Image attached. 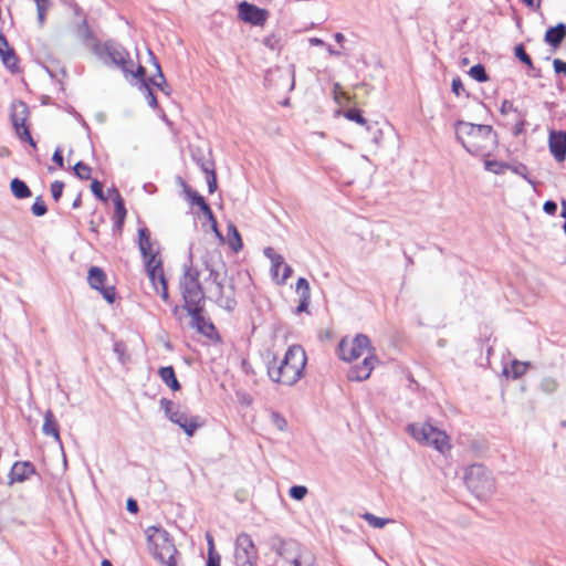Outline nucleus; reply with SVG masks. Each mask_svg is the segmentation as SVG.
Instances as JSON below:
<instances>
[{
  "mask_svg": "<svg viewBox=\"0 0 566 566\" xmlns=\"http://www.w3.org/2000/svg\"><path fill=\"white\" fill-rule=\"evenodd\" d=\"M224 265L217 252L205 253L199 259L191 255L190 266L180 280L185 307L191 316V325L198 332L210 335L213 325L201 314V302L207 294L220 306L231 310L234 306L232 289L224 286Z\"/></svg>",
  "mask_w": 566,
  "mask_h": 566,
  "instance_id": "nucleus-1",
  "label": "nucleus"
},
{
  "mask_svg": "<svg viewBox=\"0 0 566 566\" xmlns=\"http://www.w3.org/2000/svg\"><path fill=\"white\" fill-rule=\"evenodd\" d=\"M306 361L307 357L303 347L292 345L281 360L274 358L269 363L268 375L277 384L293 386L304 376Z\"/></svg>",
  "mask_w": 566,
  "mask_h": 566,
  "instance_id": "nucleus-2",
  "label": "nucleus"
},
{
  "mask_svg": "<svg viewBox=\"0 0 566 566\" xmlns=\"http://www.w3.org/2000/svg\"><path fill=\"white\" fill-rule=\"evenodd\" d=\"M455 137L472 155H488L495 146V134L489 125L459 120L455 124Z\"/></svg>",
  "mask_w": 566,
  "mask_h": 566,
  "instance_id": "nucleus-3",
  "label": "nucleus"
},
{
  "mask_svg": "<svg viewBox=\"0 0 566 566\" xmlns=\"http://www.w3.org/2000/svg\"><path fill=\"white\" fill-rule=\"evenodd\" d=\"M145 533L153 557L164 566H177V549L169 533L157 526L147 527Z\"/></svg>",
  "mask_w": 566,
  "mask_h": 566,
  "instance_id": "nucleus-4",
  "label": "nucleus"
},
{
  "mask_svg": "<svg viewBox=\"0 0 566 566\" xmlns=\"http://www.w3.org/2000/svg\"><path fill=\"white\" fill-rule=\"evenodd\" d=\"M407 432L418 443L434 449L441 454L451 450L449 436L441 429L427 422H416L407 427Z\"/></svg>",
  "mask_w": 566,
  "mask_h": 566,
  "instance_id": "nucleus-5",
  "label": "nucleus"
},
{
  "mask_svg": "<svg viewBox=\"0 0 566 566\" xmlns=\"http://www.w3.org/2000/svg\"><path fill=\"white\" fill-rule=\"evenodd\" d=\"M464 481L467 488L480 500H488L495 492V482L491 472L481 464L469 467Z\"/></svg>",
  "mask_w": 566,
  "mask_h": 566,
  "instance_id": "nucleus-6",
  "label": "nucleus"
},
{
  "mask_svg": "<svg viewBox=\"0 0 566 566\" xmlns=\"http://www.w3.org/2000/svg\"><path fill=\"white\" fill-rule=\"evenodd\" d=\"M160 406L169 420L178 424L189 437L193 436L195 431L203 424L200 417L189 416L180 406L174 405L170 400L161 399Z\"/></svg>",
  "mask_w": 566,
  "mask_h": 566,
  "instance_id": "nucleus-7",
  "label": "nucleus"
},
{
  "mask_svg": "<svg viewBox=\"0 0 566 566\" xmlns=\"http://www.w3.org/2000/svg\"><path fill=\"white\" fill-rule=\"evenodd\" d=\"M370 340L364 334H357L353 338L345 337L338 345V356L342 360L353 361L365 352H370Z\"/></svg>",
  "mask_w": 566,
  "mask_h": 566,
  "instance_id": "nucleus-8",
  "label": "nucleus"
},
{
  "mask_svg": "<svg viewBox=\"0 0 566 566\" xmlns=\"http://www.w3.org/2000/svg\"><path fill=\"white\" fill-rule=\"evenodd\" d=\"M106 53L109 60L124 72L125 76L143 80L145 69L142 65L135 67L134 62L129 59L128 53L122 46L107 45Z\"/></svg>",
  "mask_w": 566,
  "mask_h": 566,
  "instance_id": "nucleus-9",
  "label": "nucleus"
},
{
  "mask_svg": "<svg viewBox=\"0 0 566 566\" xmlns=\"http://www.w3.org/2000/svg\"><path fill=\"white\" fill-rule=\"evenodd\" d=\"M234 559L237 566H255L258 552L251 536L241 533L235 538Z\"/></svg>",
  "mask_w": 566,
  "mask_h": 566,
  "instance_id": "nucleus-10",
  "label": "nucleus"
},
{
  "mask_svg": "<svg viewBox=\"0 0 566 566\" xmlns=\"http://www.w3.org/2000/svg\"><path fill=\"white\" fill-rule=\"evenodd\" d=\"M264 255L271 261V273L277 284H284L292 275V269L284 262L281 254L276 253L274 249L266 248Z\"/></svg>",
  "mask_w": 566,
  "mask_h": 566,
  "instance_id": "nucleus-11",
  "label": "nucleus"
},
{
  "mask_svg": "<svg viewBox=\"0 0 566 566\" xmlns=\"http://www.w3.org/2000/svg\"><path fill=\"white\" fill-rule=\"evenodd\" d=\"M28 116L27 105L22 102L12 105V124L19 137L27 140L31 146L35 147V143L32 139L29 129L25 125Z\"/></svg>",
  "mask_w": 566,
  "mask_h": 566,
  "instance_id": "nucleus-12",
  "label": "nucleus"
},
{
  "mask_svg": "<svg viewBox=\"0 0 566 566\" xmlns=\"http://www.w3.org/2000/svg\"><path fill=\"white\" fill-rule=\"evenodd\" d=\"M88 284L92 289L98 290L107 303L112 304L115 300V290L113 286L104 287L106 274L97 266H93L88 271Z\"/></svg>",
  "mask_w": 566,
  "mask_h": 566,
  "instance_id": "nucleus-13",
  "label": "nucleus"
},
{
  "mask_svg": "<svg viewBox=\"0 0 566 566\" xmlns=\"http://www.w3.org/2000/svg\"><path fill=\"white\" fill-rule=\"evenodd\" d=\"M239 17L244 21L254 25H262L268 18V12L248 2L239 6Z\"/></svg>",
  "mask_w": 566,
  "mask_h": 566,
  "instance_id": "nucleus-14",
  "label": "nucleus"
},
{
  "mask_svg": "<svg viewBox=\"0 0 566 566\" xmlns=\"http://www.w3.org/2000/svg\"><path fill=\"white\" fill-rule=\"evenodd\" d=\"M549 150L557 161H564L566 157V132L549 133L548 138Z\"/></svg>",
  "mask_w": 566,
  "mask_h": 566,
  "instance_id": "nucleus-15",
  "label": "nucleus"
},
{
  "mask_svg": "<svg viewBox=\"0 0 566 566\" xmlns=\"http://www.w3.org/2000/svg\"><path fill=\"white\" fill-rule=\"evenodd\" d=\"M376 361V356L373 354H368L367 356H365L360 365H357L350 369L348 375L349 379L358 381L367 379L370 376Z\"/></svg>",
  "mask_w": 566,
  "mask_h": 566,
  "instance_id": "nucleus-16",
  "label": "nucleus"
},
{
  "mask_svg": "<svg viewBox=\"0 0 566 566\" xmlns=\"http://www.w3.org/2000/svg\"><path fill=\"white\" fill-rule=\"evenodd\" d=\"M35 473L34 467L30 462H15L12 465V469L9 474L10 483L14 482H24L28 480L32 474Z\"/></svg>",
  "mask_w": 566,
  "mask_h": 566,
  "instance_id": "nucleus-17",
  "label": "nucleus"
},
{
  "mask_svg": "<svg viewBox=\"0 0 566 566\" xmlns=\"http://www.w3.org/2000/svg\"><path fill=\"white\" fill-rule=\"evenodd\" d=\"M189 198L191 200V202L193 205H197L200 210L202 211V213L207 217V219L209 220V222L211 223V228L212 230L216 232V234L218 237L221 238V234L220 232L218 231V224H217V220L212 213V210L210 209V207L207 205V202L205 201L203 197L200 196L199 193L197 192H189Z\"/></svg>",
  "mask_w": 566,
  "mask_h": 566,
  "instance_id": "nucleus-18",
  "label": "nucleus"
},
{
  "mask_svg": "<svg viewBox=\"0 0 566 566\" xmlns=\"http://www.w3.org/2000/svg\"><path fill=\"white\" fill-rule=\"evenodd\" d=\"M0 56L7 69L10 71L17 70L18 59L15 53L9 48V43L2 34H0Z\"/></svg>",
  "mask_w": 566,
  "mask_h": 566,
  "instance_id": "nucleus-19",
  "label": "nucleus"
},
{
  "mask_svg": "<svg viewBox=\"0 0 566 566\" xmlns=\"http://www.w3.org/2000/svg\"><path fill=\"white\" fill-rule=\"evenodd\" d=\"M138 247L143 256L158 253L155 243L150 240V233L147 228L138 229Z\"/></svg>",
  "mask_w": 566,
  "mask_h": 566,
  "instance_id": "nucleus-20",
  "label": "nucleus"
},
{
  "mask_svg": "<svg viewBox=\"0 0 566 566\" xmlns=\"http://www.w3.org/2000/svg\"><path fill=\"white\" fill-rule=\"evenodd\" d=\"M566 36V25L559 23L554 28H549L545 33V42L557 48Z\"/></svg>",
  "mask_w": 566,
  "mask_h": 566,
  "instance_id": "nucleus-21",
  "label": "nucleus"
},
{
  "mask_svg": "<svg viewBox=\"0 0 566 566\" xmlns=\"http://www.w3.org/2000/svg\"><path fill=\"white\" fill-rule=\"evenodd\" d=\"M42 431L46 436H52L55 441H60L59 427L52 410H46L44 413Z\"/></svg>",
  "mask_w": 566,
  "mask_h": 566,
  "instance_id": "nucleus-22",
  "label": "nucleus"
},
{
  "mask_svg": "<svg viewBox=\"0 0 566 566\" xmlns=\"http://www.w3.org/2000/svg\"><path fill=\"white\" fill-rule=\"evenodd\" d=\"M154 290L157 294L160 295L164 302H168V291H167V284L164 275V271H158V273H154V276H148Z\"/></svg>",
  "mask_w": 566,
  "mask_h": 566,
  "instance_id": "nucleus-23",
  "label": "nucleus"
},
{
  "mask_svg": "<svg viewBox=\"0 0 566 566\" xmlns=\"http://www.w3.org/2000/svg\"><path fill=\"white\" fill-rule=\"evenodd\" d=\"M114 195H115L114 222H115L116 228L120 229L124 223V220L126 218V209H125L124 201H123L122 197L119 196V193L116 190L114 191Z\"/></svg>",
  "mask_w": 566,
  "mask_h": 566,
  "instance_id": "nucleus-24",
  "label": "nucleus"
},
{
  "mask_svg": "<svg viewBox=\"0 0 566 566\" xmlns=\"http://www.w3.org/2000/svg\"><path fill=\"white\" fill-rule=\"evenodd\" d=\"M159 376L161 380L172 390H178L180 388L172 367H161L159 369Z\"/></svg>",
  "mask_w": 566,
  "mask_h": 566,
  "instance_id": "nucleus-25",
  "label": "nucleus"
},
{
  "mask_svg": "<svg viewBox=\"0 0 566 566\" xmlns=\"http://www.w3.org/2000/svg\"><path fill=\"white\" fill-rule=\"evenodd\" d=\"M10 189L12 195L18 199H25L31 197V191L27 184L18 178L11 180Z\"/></svg>",
  "mask_w": 566,
  "mask_h": 566,
  "instance_id": "nucleus-26",
  "label": "nucleus"
},
{
  "mask_svg": "<svg viewBox=\"0 0 566 566\" xmlns=\"http://www.w3.org/2000/svg\"><path fill=\"white\" fill-rule=\"evenodd\" d=\"M145 262V268L148 276H154V273H158V271H164L161 265V260L158 258V253H153L147 256H143Z\"/></svg>",
  "mask_w": 566,
  "mask_h": 566,
  "instance_id": "nucleus-27",
  "label": "nucleus"
},
{
  "mask_svg": "<svg viewBox=\"0 0 566 566\" xmlns=\"http://www.w3.org/2000/svg\"><path fill=\"white\" fill-rule=\"evenodd\" d=\"M228 242L235 252H239L243 248L241 235L233 223H229L228 226Z\"/></svg>",
  "mask_w": 566,
  "mask_h": 566,
  "instance_id": "nucleus-28",
  "label": "nucleus"
},
{
  "mask_svg": "<svg viewBox=\"0 0 566 566\" xmlns=\"http://www.w3.org/2000/svg\"><path fill=\"white\" fill-rule=\"evenodd\" d=\"M528 367H530L528 361L513 360L511 363L510 368H506V367L504 368V374H506V375L511 374L514 379H517L526 373Z\"/></svg>",
  "mask_w": 566,
  "mask_h": 566,
  "instance_id": "nucleus-29",
  "label": "nucleus"
},
{
  "mask_svg": "<svg viewBox=\"0 0 566 566\" xmlns=\"http://www.w3.org/2000/svg\"><path fill=\"white\" fill-rule=\"evenodd\" d=\"M361 517L374 528H384L386 525L394 522L390 518L379 517L368 512L364 513Z\"/></svg>",
  "mask_w": 566,
  "mask_h": 566,
  "instance_id": "nucleus-30",
  "label": "nucleus"
},
{
  "mask_svg": "<svg viewBox=\"0 0 566 566\" xmlns=\"http://www.w3.org/2000/svg\"><path fill=\"white\" fill-rule=\"evenodd\" d=\"M36 6L38 21L40 25H43L45 21V14L51 7L50 0H33Z\"/></svg>",
  "mask_w": 566,
  "mask_h": 566,
  "instance_id": "nucleus-31",
  "label": "nucleus"
},
{
  "mask_svg": "<svg viewBox=\"0 0 566 566\" xmlns=\"http://www.w3.org/2000/svg\"><path fill=\"white\" fill-rule=\"evenodd\" d=\"M469 74L472 78L480 83L486 82L489 80L485 69L482 64H476L472 66L469 71Z\"/></svg>",
  "mask_w": 566,
  "mask_h": 566,
  "instance_id": "nucleus-32",
  "label": "nucleus"
},
{
  "mask_svg": "<svg viewBox=\"0 0 566 566\" xmlns=\"http://www.w3.org/2000/svg\"><path fill=\"white\" fill-rule=\"evenodd\" d=\"M73 170L80 179L87 180L91 178V167L82 161L76 163Z\"/></svg>",
  "mask_w": 566,
  "mask_h": 566,
  "instance_id": "nucleus-33",
  "label": "nucleus"
},
{
  "mask_svg": "<svg viewBox=\"0 0 566 566\" xmlns=\"http://www.w3.org/2000/svg\"><path fill=\"white\" fill-rule=\"evenodd\" d=\"M507 168H509V165L501 163V161H496V160H486L485 161V169L493 174H496V175L503 174L505 171V169H507Z\"/></svg>",
  "mask_w": 566,
  "mask_h": 566,
  "instance_id": "nucleus-34",
  "label": "nucleus"
},
{
  "mask_svg": "<svg viewBox=\"0 0 566 566\" xmlns=\"http://www.w3.org/2000/svg\"><path fill=\"white\" fill-rule=\"evenodd\" d=\"M558 382L553 377H546L541 381V389L546 394H553L557 390Z\"/></svg>",
  "mask_w": 566,
  "mask_h": 566,
  "instance_id": "nucleus-35",
  "label": "nucleus"
},
{
  "mask_svg": "<svg viewBox=\"0 0 566 566\" xmlns=\"http://www.w3.org/2000/svg\"><path fill=\"white\" fill-rule=\"evenodd\" d=\"M296 292L300 297H311V289L306 279L300 277L296 282Z\"/></svg>",
  "mask_w": 566,
  "mask_h": 566,
  "instance_id": "nucleus-36",
  "label": "nucleus"
},
{
  "mask_svg": "<svg viewBox=\"0 0 566 566\" xmlns=\"http://www.w3.org/2000/svg\"><path fill=\"white\" fill-rule=\"evenodd\" d=\"M307 492V488L304 485H294L289 490L290 496L296 501H302L306 496Z\"/></svg>",
  "mask_w": 566,
  "mask_h": 566,
  "instance_id": "nucleus-37",
  "label": "nucleus"
},
{
  "mask_svg": "<svg viewBox=\"0 0 566 566\" xmlns=\"http://www.w3.org/2000/svg\"><path fill=\"white\" fill-rule=\"evenodd\" d=\"M203 170L207 174V182H208L209 192L212 193L217 189L216 172L213 169L209 168L208 166H203Z\"/></svg>",
  "mask_w": 566,
  "mask_h": 566,
  "instance_id": "nucleus-38",
  "label": "nucleus"
},
{
  "mask_svg": "<svg viewBox=\"0 0 566 566\" xmlns=\"http://www.w3.org/2000/svg\"><path fill=\"white\" fill-rule=\"evenodd\" d=\"M515 56L521 61L523 62L524 64H526L530 69L533 67V62L530 57V55L525 52L524 50V46L522 44L517 45L515 48Z\"/></svg>",
  "mask_w": 566,
  "mask_h": 566,
  "instance_id": "nucleus-39",
  "label": "nucleus"
},
{
  "mask_svg": "<svg viewBox=\"0 0 566 566\" xmlns=\"http://www.w3.org/2000/svg\"><path fill=\"white\" fill-rule=\"evenodd\" d=\"M293 566H315L313 557L310 554H300L294 560Z\"/></svg>",
  "mask_w": 566,
  "mask_h": 566,
  "instance_id": "nucleus-40",
  "label": "nucleus"
},
{
  "mask_svg": "<svg viewBox=\"0 0 566 566\" xmlns=\"http://www.w3.org/2000/svg\"><path fill=\"white\" fill-rule=\"evenodd\" d=\"M271 421H272L273 426H274L277 430H280V431H284V430H286V428H287V422H286V420H285L281 415H279V413H276V412H273V413L271 415Z\"/></svg>",
  "mask_w": 566,
  "mask_h": 566,
  "instance_id": "nucleus-41",
  "label": "nucleus"
},
{
  "mask_svg": "<svg viewBox=\"0 0 566 566\" xmlns=\"http://www.w3.org/2000/svg\"><path fill=\"white\" fill-rule=\"evenodd\" d=\"M64 184L62 181H54L51 185V193L54 201H59L63 192Z\"/></svg>",
  "mask_w": 566,
  "mask_h": 566,
  "instance_id": "nucleus-42",
  "label": "nucleus"
},
{
  "mask_svg": "<svg viewBox=\"0 0 566 566\" xmlns=\"http://www.w3.org/2000/svg\"><path fill=\"white\" fill-rule=\"evenodd\" d=\"M345 116L349 120L356 122L357 124H360V125L366 124V119L361 116V114L357 109L347 111Z\"/></svg>",
  "mask_w": 566,
  "mask_h": 566,
  "instance_id": "nucleus-43",
  "label": "nucleus"
},
{
  "mask_svg": "<svg viewBox=\"0 0 566 566\" xmlns=\"http://www.w3.org/2000/svg\"><path fill=\"white\" fill-rule=\"evenodd\" d=\"M32 212L33 214L38 216V217H41L43 214L46 213V206L45 203L43 202V200H41L40 198H38L33 205H32Z\"/></svg>",
  "mask_w": 566,
  "mask_h": 566,
  "instance_id": "nucleus-44",
  "label": "nucleus"
},
{
  "mask_svg": "<svg viewBox=\"0 0 566 566\" xmlns=\"http://www.w3.org/2000/svg\"><path fill=\"white\" fill-rule=\"evenodd\" d=\"M92 192L101 200H104L103 185L98 180H93L91 184Z\"/></svg>",
  "mask_w": 566,
  "mask_h": 566,
  "instance_id": "nucleus-45",
  "label": "nucleus"
},
{
  "mask_svg": "<svg viewBox=\"0 0 566 566\" xmlns=\"http://www.w3.org/2000/svg\"><path fill=\"white\" fill-rule=\"evenodd\" d=\"M143 82V85L145 86L146 91H147V95H146V98H147V102L149 104V106L151 107H156L157 106V99H156V96L154 95V93L151 92V90L148 87V85L144 82V78L140 80Z\"/></svg>",
  "mask_w": 566,
  "mask_h": 566,
  "instance_id": "nucleus-46",
  "label": "nucleus"
},
{
  "mask_svg": "<svg viewBox=\"0 0 566 566\" xmlns=\"http://www.w3.org/2000/svg\"><path fill=\"white\" fill-rule=\"evenodd\" d=\"M207 542H208V558L211 557H220L218 553L214 551V543L213 538L210 534H207Z\"/></svg>",
  "mask_w": 566,
  "mask_h": 566,
  "instance_id": "nucleus-47",
  "label": "nucleus"
},
{
  "mask_svg": "<svg viewBox=\"0 0 566 566\" xmlns=\"http://www.w3.org/2000/svg\"><path fill=\"white\" fill-rule=\"evenodd\" d=\"M507 169H511L514 174L522 176L524 179H526L528 182H532L526 175V167L523 165L511 167L509 166Z\"/></svg>",
  "mask_w": 566,
  "mask_h": 566,
  "instance_id": "nucleus-48",
  "label": "nucleus"
},
{
  "mask_svg": "<svg viewBox=\"0 0 566 566\" xmlns=\"http://www.w3.org/2000/svg\"><path fill=\"white\" fill-rule=\"evenodd\" d=\"M553 65H554V70L556 73H564L566 74V62L559 60V59H555L553 61Z\"/></svg>",
  "mask_w": 566,
  "mask_h": 566,
  "instance_id": "nucleus-49",
  "label": "nucleus"
},
{
  "mask_svg": "<svg viewBox=\"0 0 566 566\" xmlns=\"http://www.w3.org/2000/svg\"><path fill=\"white\" fill-rule=\"evenodd\" d=\"M311 297H300V304L296 307L297 313L305 312L308 307Z\"/></svg>",
  "mask_w": 566,
  "mask_h": 566,
  "instance_id": "nucleus-50",
  "label": "nucleus"
},
{
  "mask_svg": "<svg viewBox=\"0 0 566 566\" xmlns=\"http://www.w3.org/2000/svg\"><path fill=\"white\" fill-rule=\"evenodd\" d=\"M461 91H463V85H462V82L460 78H454L452 81V92L455 94V95H460Z\"/></svg>",
  "mask_w": 566,
  "mask_h": 566,
  "instance_id": "nucleus-51",
  "label": "nucleus"
},
{
  "mask_svg": "<svg viewBox=\"0 0 566 566\" xmlns=\"http://www.w3.org/2000/svg\"><path fill=\"white\" fill-rule=\"evenodd\" d=\"M543 209L546 213L553 214L557 210V205L554 201H546Z\"/></svg>",
  "mask_w": 566,
  "mask_h": 566,
  "instance_id": "nucleus-52",
  "label": "nucleus"
},
{
  "mask_svg": "<svg viewBox=\"0 0 566 566\" xmlns=\"http://www.w3.org/2000/svg\"><path fill=\"white\" fill-rule=\"evenodd\" d=\"M156 67L158 70V76L157 78H153V84L156 85L157 87H161V85L165 83V78H164V75L160 71V67L158 64H156Z\"/></svg>",
  "mask_w": 566,
  "mask_h": 566,
  "instance_id": "nucleus-53",
  "label": "nucleus"
},
{
  "mask_svg": "<svg viewBox=\"0 0 566 566\" xmlns=\"http://www.w3.org/2000/svg\"><path fill=\"white\" fill-rule=\"evenodd\" d=\"M263 43L265 46L270 48L271 50H274L276 48L277 40L275 39L274 35H271V36H266L263 40Z\"/></svg>",
  "mask_w": 566,
  "mask_h": 566,
  "instance_id": "nucleus-54",
  "label": "nucleus"
},
{
  "mask_svg": "<svg viewBox=\"0 0 566 566\" xmlns=\"http://www.w3.org/2000/svg\"><path fill=\"white\" fill-rule=\"evenodd\" d=\"M511 111H513V103L507 99L503 101V103L501 105V113L507 114Z\"/></svg>",
  "mask_w": 566,
  "mask_h": 566,
  "instance_id": "nucleus-55",
  "label": "nucleus"
},
{
  "mask_svg": "<svg viewBox=\"0 0 566 566\" xmlns=\"http://www.w3.org/2000/svg\"><path fill=\"white\" fill-rule=\"evenodd\" d=\"M53 161H55L60 167H63V156L60 149H56L53 154Z\"/></svg>",
  "mask_w": 566,
  "mask_h": 566,
  "instance_id": "nucleus-56",
  "label": "nucleus"
},
{
  "mask_svg": "<svg viewBox=\"0 0 566 566\" xmlns=\"http://www.w3.org/2000/svg\"><path fill=\"white\" fill-rule=\"evenodd\" d=\"M528 8L538 10L541 8V0H522Z\"/></svg>",
  "mask_w": 566,
  "mask_h": 566,
  "instance_id": "nucleus-57",
  "label": "nucleus"
},
{
  "mask_svg": "<svg viewBox=\"0 0 566 566\" xmlns=\"http://www.w3.org/2000/svg\"><path fill=\"white\" fill-rule=\"evenodd\" d=\"M127 510L132 513H136L138 507H137V503L134 501V500H128L127 501Z\"/></svg>",
  "mask_w": 566,
  "mask_h": 566,
  "instance_id": "nucleus-58",
  "label": "nucleus"
},
{
  "mask_svg": "<svg viewBox=\"0 0 566 566\" xmlns=\"http://www.w3.org/2000/svg\"><path fill=\"white\" fill-rule=\"evenodd\" d=\"M207 566H220V557L208 558Z\"/></svg>",
  "mask_w": 566,
  "mask_h": 566,
  "instance_id": "nucleus-59",
  "label": "nucleus"
},
{
  "mask_svg": "<svg viewBox=\"0 0 566 566\" xmlns=\"http://www.w3.org/2000/svg\"><path fill=\"white\" fill-rule=\"evenodd\" d=\"M310 44L314 46H321L324 45V41L318 38H312L310 39Z\"/></svg>",
  "mask_w": 566,
  "mask_h": 566,
  "instance_id": "nucleus-60",
  "label": "nucleus"
},
{
  "mask_svg": "<svg viewBox=\"0 0 566 566\" xmlns=\"http://www.w3.org/2000/svg\"><path fill=\"white\" fill-rule=\"evenodd\" d=\"M338 95H342L345 97V93L340 91L339 84H335V98L338 99Z\"/></svg>",
  "mask_w": 566,
  "mask_h": 566,
  "instance_id": "nucleus-61",
  "label": "nucleus"
},
{
  "mask_svg": "<svg viewBox=\"0 0 566 566\" xmlns=\"http://www.w3.org/2000/svg\"><path fill=\"white\" fill-rule=\"evenodd\" d=\"M334 38H335L336 42H338V43H342L345 40L344 34L340 32L335 33Z\"/></svg>",
  "mask_w": 566,
  "mask_h": 566,
  "instance_id": "nucleus-62",
  "label": "nucleus"
},
{
  "mask_svg": "<svg viewBox=\"0 0 566 566\" xmlns=\"http://www.w3.org/2000/svg\"><path fill=\"white\" fill-rule=\"evenodd\" d=\"M562 217L566 219V200L562 202Z\"/></svg>",
  "mask_w": 566,
  "mask_h": 566,
  "instance_id": "nucleus-63",
  "label": "nucleus"
},
{
  "mask_svg": "<svg viewBox=\"0 0 566 566\" xmlns=\"http://www.w3.org/2000/svg\"><path fill=\"white\" fill-rule=\"evenodd\" d=\"M101 566H113L108 559H103Z\"/></svg>",
  "mask_w": 566,
  "mask_h": 566,
  "instance_id": "nucleus-64",
  "label": "nucleus"
}]
</instances>
